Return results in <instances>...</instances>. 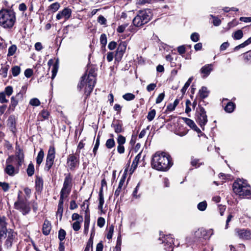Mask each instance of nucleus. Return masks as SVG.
<instances>
[{"label":"nucleus","mask_w":251,"mask_h":251,"mask_svg":"<svg viewBox=\"0 0 251 251\" xmlns=\"http://www.w3.org/2000/svg\"><path fill=\"white\" fill-rule=\"evenodd\" d=\"M152 168L159 171H166L172 166L171 157L166 152L157 151L152 157Z\"/></svg>","instance_id":"f257e3e1"},{"label":"nucleus","mask_w":251,"mask_h":251,"mask_svg":"<svg viewBox=\"0 0 251 251\" xmlns=\"http://www.w3.org/2000/svg\"><path fill=\"white\" fill-rule=\"evenodd\" d=\"M96 75L95 70L91 69L81 77L77 87L80 90L84 88V93L87 96L90 95L94 89L96 83Z\"/></svg>","instance_id":"f03ea898"},{"label":"nucleus","mask_w":251,"mask_h":251,"mask_svg":"<svg viewBox=\"0 0 251 251\" xmlns=\"http://www.w3.org/2000/svg\"><path fill=\"white\" fill-rule=\"evenodd\" d=\"M234 192L243 198L251 199V187L247 180L237 179L233 184Z\"/></svg>","instance_id":"7ed1b4c3"},{"label":"nucleus","mask_w":251,"mask_h":251,"mask_svg":"<svg viewBox=\"0 0 251 251\" xmlns=\"http://www.w3.org/2000/svg\"><path fill=\"white\" fill-rule=\"evenodd\" d=\"M16 20V13L13 10L2 9L0 10V25L3 27H12Z\"/></svg>","instance_id":"20e7f679"},{"label":"nucleus","mask_w":251,"mask_h":251,"mask_svg":"<svg viewBox=\"0 0 251 251\" xmlns=\"http://www.w3.org/2000/svg\"><path fill=\"white\" fill-rule=\"evenodd\" d=\"M151 15L149 10H140L133 20V25L140 27L148 23L151 19Z\"/></svg>","instance_id":"39448f33"},{"label":"nucleus","mask_w":251,"mask_h":251,"mask_svg":"<svg viewBox=\"0 0 251 251\" xmlns=\"http://www.w3.org/2000/svg\"><path fill=\"white\" fill-rule=\"evenodd\" d=\"M195 119L197 123L204 130V126L207 122V117L205 109L202 106L199 105L197 108Z\"/></svg>","instance_id":"423d86ee"},{"label":"nucleus","mask_w":251,"mask_h":251,"mask_svg":"<svg viewBox=\"0 0 251 251\" xmlns=\"http://www.w3.org/2000/svg\"><path fill=\"white\" fill-rule=\"evenodd\" d=\"M63 187L60 192V196L66 198L71 191L72 187V176L71 174H65Z\"/></svg>","instance_id":"0eeeda50"},{"label":"nucleus","mask_w":251,"mask_h":251,"mask_svg":"<svg viewBox=\"0 0 251 251\" xmlns=\"http://www.w3.org/2000/svg\"><path fill=\"white\" fill-rule=\"evenodd\" d=\"M20 167L15 162H8L7 159L4 171L6 174L9 176H13L19 173Z\"/></svg>","instance_id":"6e6552de"},{"label":"nucleus","mask_w":251,"mask_h":251,"mask_svg":"<svg viewBox=\"0 0 251 251\" xmlns=\"http://www.w3.org/2000/svg\"><path fill=\"white\" fill-rule=\"evenodd\" d=\"M212 234V231L211 230H206L203 228H201L195 232L194 237L196 240L202 241L203 239H209Z\"/></svg>","instance_id":"1a4fd4ad"},{"label":"nucleus","mask_w":251,"mask_h":251,"mask_svg":"<svg viewBox=\"0 0 251 251\" xmlns=\"http://www.w3.org/2000/svg\"><path fill=\"white\" fill-rule=\"evenodd\" d=\"M15 207L18 210H20L23 215L28 214L30 211L29 203L24 200L19 199L15 202Z\"/></svg>","instance_id":"9d476101"},{"label":"nucleus","mask_w":251,"mask_h":251,"mask_svg":"<svg viewBox=\"0 0 251 251\" xmlns=\"http://www.w3.org/2000/svg\"><path fill=\"white\" fill-rule=\"evenodd\" d=\"M24 154L23 151L21 149H18V151L16 152L15 155H11L7 158L8 162H15L19 166H21L24 161Z\"/></svg>","instance_id":"9b49d317"},{"label":"nucleus","mask_w":251,"mask_h":251,"mask_svg":"<svg viewBox=\"0 0 251 251\" xmlns=\"http://www.w3.org/2000/svg\"><path fill=\"white\" fill-rule=\"evenodd\" d=\"M79 163V155L71 154L67 157V164L71 170H74Z\"/></svg>","instance_id":"f8f14e48"},{"label":"nucleus","mask_w":251,"mask_h":251,"mask_svg":"<svg viewBox=\"0 0 251 251\" xmlns=\"http://www.w3.org/2000/svg\"><path fill=\"white\" fill-rule=\"evenodd\" d=\"M236 235L243 240L251 239V231L247 229L236 228L235 229Z\"/></svg>","instance_id":"ddd939ff"},{"label":"nucleus","mask_w":251,"mask_h":251,"mask_svg":"<svg viewBox=\"0 0 251 251\" xmlns=\"http://www.w3.org/2000/svg\"><path fill=\"white\" fill-rule=\"evenodd\" d=\"M127 43L126 41L121 42L118 45L115 53V59L120 60L122 58L126 49Z\"/></svg>","instance_id":"4468645a"},{"label":"nucleus","mask_w":251,"mask_h":251,"mask_svg":"<svg viewBox=\"0 0 251 251\" xmlns=\"http://www.w3.org/2000/svg\"><path fill=\"white\" fill-rule=\"evenodd\" d=\"M162 243L164 244V249L167 251H173L172 249L174 245V239L171 235H166L162 237Z\"/></svg>","instance_id":"2eb2a0df"},{"label":"nucleus","mask_w":251,"mask_h":251,"mask_svg":"<svg viewBox=\"0 0 251 251\" xmlns=\"http://www.w3.org/2000/svg\"><path fill=\"white\" fill-rule=\"evenodd\" d=\"M16 236V233L12 229H9L6 231V235H5L4 238L7 236L5 245L7 247H10L12 246Z\"/></svg>","instance_id":"dca6fc26"},{"label":"nucleus","mask_w":251,"mask_h":251,"mask_svg":"<svg viewBox=\"0 0 251 251\" xmlns=\"http://www.w3.org/2000/svg\"><path fill=\"white\" fill-rule=\"evenodd\" d=\"M7 223L6 222V218L4 216L0 217V238L4 237L6 235Z\"/></svg>","instance_id":"f3484780"},{"label":"nucleus","mask_w":251,"mask_h":251,"mask_svg":"<svg viewBox=\"0 0 251 251\" xmlns=\"http://www.w3.org/2000/svg\"><path fill=\"white\" fill-rule=\"evenodd\" d=\"M72 14L71 10L69 8H65L62 11L59 12L56 15V19L58 20L64 18L66 20L69 19Z\"/></svg>","instance_id":"a211bd4d"},{"label":"nucleus","mask_w":251,"mask_h":251,"mask_svg":"<svg viewBox=\"0 0 251 251\" xmlns=\"http://www.w3.org/2000/svg\"><path fill=\"white\" fill-rule=\"evenodd\" d=\"M53 65V68L52 69V76L51 78L53 79L56 75L58 68H59V59H56L55 62L53 64V60L50 59L48 62V65L50 67Z\"/></svg>","instance_id":"6ab92c4d"},{"label":"nucleus","mask_w":251,"mask_h":251,"mask_svg":"<svg viewBox=\"0 0 251 251\" xmlns=\"http://www.w3.org/2000/svg\"><path fill=\"white\" fill-rule=\"evenodd\" d=\"M213 70L212 64H206L201 68L200 72L203 74V77H206Z\"/></svg>","instance_id":"aec40b11"},{"label":"nucleus","mask_w":251,"mask_h":251,"mask_svg":"<svg viewBox=\"0 0 251 251\" xmlns=\"http://www.w3.org/2000/svg\"><path fill=\"white\" fill-rule=\"evenodd\" d=\"M65 197H63V196L60 197V199L59 201V203L58 205V208L57 211L56 212V215L57 216L60 217V219H61L62 216V213L63 212V202H64V199H65Z\"/></svg>","instance_id":"412c9836"},{"label":"nucleus","mask_w":251,"mask_h":251,"mask_svg":"<svg viewBox=\"0 0 251 251\" xmlns=\"http://www.w3.org/2000/svg\"><path fill=\"white\" fill-rule=\"evenodd\" d=\"M51 228L50 223L47 220H45L43 225V233L45 235H48L50 234Z\"/></svg>","instance_id":"4be33fe9"},{"label":"nucleus","mask_w":251,"mask_h":251,"mask_svg":"<svg viewBox=\"0 0 251 251\" xmlns=\"http://www.w3.org/2000/svg\"><path fill=\"white\" fill-rule=\"evenodd\" d=\"M35 189L38 192H41L43 188V180L40 176H36L35 179Z\"/></svg>","instance_id":"5701e85b"},{"label":"nucleus","mask_w":251,"mask_h":251,"mask_svg":"<svg viewBox=\"0 0 251 251\" xmlns=\"http://www.w3.org/2000/svg\"><path fill=\"white\" fill-rule=\"evenodd\" d=\"M22 97L23 94L20 92L18 93L15 97L13 96L11 99L10 106L15 108L18 104L19 100L21 99Z\"/></svg>","instance_id":"b1692460"},{"label":"nucleus","mask_w":251,"mask_h":251,"mask_svg":"<svg viewBox=\"0 0 251 251\" xmlns=\"http://www.w3.org/2000/svg\"><path fill=\"white\" fill-rule=\"evenodd\" d=\"M7 125L9 126L10 129L12 132H14L16 129V120L14 116H10L7 120Z\"/></svg>","instance_id":"393cba45"},{"label":"nucleus","mask_w":251,"mask_h":251,"mask_svg":"<svg viewBox=\"0 0 251 251\" xmlns=\"http://www.w3.org/2000/svg\"><path fill=\"white\" fill-rule=\"evenodd\" d=\"M125 178H126L125 176H123L121 177V178L120 180L119 183L118 187L115 192V194H114L115 197H118L120 195V193L121 192L122 187L123 186V185L125 181Z\"/></svg>","instance_id":"a878e982"},{"label":"nucleus","mask_w":251,"mask_h":251,"mask_svg":"<svg viewBox=\"0 0 251 251\" xmlns=\"http://www.w3.org/2000/svg\"><path fill=\"white\" fill-rule=\"evenodd\" d=\"M111 126L112 127H113L114 131L116 133L118 134L123 131L122 124L120 122H117L116 123H113L111 125Z\"/></svg>","instance_id":"bb28decb"},{"label":"nucleus","mask_w":251,"mask_h":251,"mask_svg":"<svg viewBox=\"0 0 251 251\" xmlns=\"http://www.w3.org/2000/svg\"><path fill=\"white\" fill-rule=\"evenodd\" d=\"M49 113L45 110H43L38 115V119L39 121H43L49 118Z\"/></svg>","instance_id":"cd10ccee"},{"label":"nucleus","mask_w":251,"mask_h":251,"mask_svg":"<svg viewBox=\"0 0 251 251\" xmlns=\"http://www.w3.org/2000/svg\"><path fill=\"white\" fill-rule=\"evenodd\" d=\"M199 94L201 98L203 99L208 97L209 95V91L206 87L203 86L199 90Z\"/></svg>","instance_id":"c85d7f7f"},{"label":"nucleus","mask_w":251,"mask_h":251,"mask_svg":"<svg viewBox=\"0 0 251 251\" xmlns=\"http://www.w3.org/2000/svg\"><path fill=\"white\" fill-rule=\"evenodd\" d=\"M235 107L234 103L229 101L228 102L225 107V110L228 113H231L233 111Z\"/></svg>","instance_id":"c756f323"},{"label":"nucleus","mask_w":251,"mask_h":251,"mask_svg":"<svg viewBox=\"0 0 251 251\" xmlns=\"http://www.w3.org/2000/svg\"><path fill=\"white\" fill-rule=\"evenodd\" d=\"M99 204L98 206V208L102 211L103 205L104 202V197L102 194V189L101 188L100 191L99 192Z\"/></svg>","instance_id":"7c9ffc66"},{"label":"nucleus","mask_w":251,"mask_h":251,"mask_svg":"<svg viewBox=\"0 0 251 251\" xmlns=\"http://www.w3.org/2000/svg\"><path fill=\"white\" fill-rule=\"evenodd\" d=\"M243 36V33L242 30L239 29L233 32L232 35V38L234 40H240Z\"/></svg>","instance_id":"2f4dec72"},{"label":"nucleus","mask_w":251,"mask_h":251,"mask_svg":"<svg viewBox=\"0 0 251 251\" xmlns=\"http://www.w3.org/2000/svg\"><path fill=\"white\" fill-rule=\"evenodd\" d=\"M115 146V142L113 138H110L107 140L105 143V147L108 149H111Z\"/></svg>","instance_id":"473e14b6"},{"label":"nucleus","mask_w":251,"mask_h":251,"mask_svg":"<svg viewBox=\"0 0 251 251\" xmlns=\"http://www.w3.org/2000/svg\"><path fill=\"white\" fill-rule=\"evenodd\" d=\"M92 233H91V236L89 240L87 243L86 246L84 249V251H90L92 250L93 247V236Z\"/></svg>","instance_id":"72a5a7b5"},{"label":"nucleus","mask_w":251,"mask_h":251,"mask_svg":"<svg viewBox=\"0 0 251 251\" xmlns=\"http://www.w3.org/2000/svg\"><path fill=\"white\" fill-rule=\"evenodd\" d=\"M44 156V153L42 150H40L38 152L37 158L36 162L38 165H40L42 163Z\"/></svg>","instance_id":"f704fd0d"},{"label":"nucleus","mask_w":251,"mask_h":251,"mask_svg":"<svg viewBox=\"0 0 251 251\" xmlns=\"http://www.w3.org/2000/svg\"><path fill=\"white\" fill-rule=\"evenodd\" d=\"M122 97L126 101H130L135 98V96L132 93H127L123 95Z\"/></svg>","instance_id":"c9c22d12"},{"label":"nucleus","mask_w":251,"mask_h":251,"mask_svg":"<svg viewBox=\"0 0 251 251\" xmlns=\"http://www.w3.org/2000/svg\"><path fill=\"white\" fill-rule=\"evenodd\" d=\"M17 50V48L15 45H12V46H11L8 48L7 56H11L13 55L15 53Z\"/></svg>","instance_id":"e433bc0d"},{"label":"nucleus","mask_w":251,"mask_h":251,"mask_svg":"<svg viewBox=\"0 0 251 251\" xmlns=\"http://www.w3.org/2000/svg\"><path fill=\"white\" fill-rule=\"evenodd\" d=\"M11 72L14 76H17L21 72V68L18 66H15L11 68Z\"/></svg>","instance_id":"4c0bfd02"},{"label":"nucleus","mask_w":251,"mask_h":251,"mask_svg":"<svg viewBox=\"0 0 251 251\" xmlns=\"http://www.w3.org/2000/svg\"><path fill=\"white\" fill-rule=\"evenodd\" d=\"M26 172L29 176H33L34 173V167L33 164L30 163L27 168Z\"/></svg>","instance_id":"58836bf2"},{"label":"nucleus","mask_w":251,"mask_h":251,"mask_svg":"<svg viewBox=\"0 0 251 251\" xmlns=\"http://www.w3.org/2000/svg\"><path fill=\"white\" fill-rule=\"evenodd\" d=\"M183 119L185 123L191 128L196 127V125L193 120L187 118H183Z\"/></svg>","instance_id":"ea45409f"},{"label":"nucleus","mask_w":251,"mask_h":251,"mask_svg":"<svg viewBox=\"0 0 251 251\" xmlns=\"http://www.w3.org/2000/svg\"><path fill=\"white\" fill-rule=\"evenodd\" d=\"M141 158V153H139L135 157L134 160L133 161L132 164V167H133L134 169H135L139 162V160Z\"/></svg>","instance_id":"a19ab883"},{"label":"nucleus","mask_w":251,"mask_h":251,"mask_svg":"<svg viewBox=\"0 0 251 251\" xmlns=\"http://www.w3.org/2000/svg\"><path fill=\"white\" fill-rule=\"evenodd\" d=\"M60 7V4L58 2H54L51 4L49 6L50 10H51L52 12H55L58 10Z\"/></svg>","instance_id":"79ce46f5"},{"label":"nucleus","mask_w":251,"mask_h":251,"mask_svg":"<svg viewBox=\"0 0 251 251\" xmlns=\"http://www.w3.org/2000/svg\"><path fill=\"white\" fill-rule=\"evenodd\" d=\"M193 78L190 77L187 81L185 83L184 86L182 87V88L181 90V91L182 94H184L187 90V89L188 88V87L190 86L192 81Z\"/></svg>","instance_id":"37998d69"},{"label":"nucleus","mask_w":251,"mask_h":251,"mask_svg":"<svg viewBox=\"0 0 251 251\" xmlns=\"http://www.w3.org/2000/svg\"><path fill=\"white\" fill-rule=\"evenodd\" d=\"M198 209L201 211H204L207 207V203L206 201H203L198 203L197 205Z\"/></svg>","instance_id":"c03bdc74"},{"label":"nucleus","mask_w":251,"mask_h":251,"mask_svg":"<svg viewBox=\"0 0 251 251\" xmlns=\"http://www.w3.org/2000/svg\"><path fill=\"white\" fill-rule=\"evenodd\" d=\"M40 104V101L37 98H32L29 101V104L33 106H38Z\"/></svg>","instance_id":"a18cd8bd"},{"label":"nucleus","mask_w":251,"mask_h":251,"mask_svg":"<svg viewBox=\"0 0 251 251\" xmlns=\"http://www.w3.org/2000/svg\"><path fill=\"white\" fill-rule=\"evenodd\" d=\"M156 115V111L155 109H151L150 111L147 115V119L149 121H151Z\"/></svg>","instance_id":"49530a36"},{"label":"nucleus","mask_w":251,"mask_h":251,"mask_svg":"<svg viewBox=\"0 0 251 251\" xmlns=\"http://www.w3.org/2000/svg\"><path fill=\"white\" fill-rule=\"evenodd\" d=\"M8 68V66H7L4 67H1L0 70V75H1L4 78L7 77Z\"/></svg>","instance_id":"de8ad7c7"},{"label":"nucleus","mask_w":251,"mask_h":251,"mask_svg":"<svg viewBox=\"0 0 251 251\" xmlns=\"http://www.w3.org/2000/svg\"><path fill=\"white\" fill-rule=\"evenodd\" d=\"M53 163L54 161L50 160V159H46L45 170L47 171H49L51 168V167L52 166Z\"/></svg>","instance_id":"09e8293b"},{"label":"nucleus","mask_w":251,"mask_h":251,"mask_svg":"<svg viewBox=\"0 0 251 251\" xmlns=\"http://www.w3.org/2000/svg\"><path fill=\"white\" fill-rule=\"evenodd\" d=\"M66 231L62 229H60L58 232V239L60 241H62L65 238Z\"/></svg>","instance_id":"8fccbe9b"},{"label":"nucleus","mask_w":251,"mask_h":251,"mask_svg":"<svg viewBox=\"0 0 251 251\" xmlns=\"http://www.w3.org/2000/svg\"><path fill=\"white\" fill-rule=\"evenodd\" d=\"M126 138L122 135H119L117 139V143L118 145H124L126 143Z\"/></svg>","instance_id":"3c124183"},{"label":"nucleus","mask_w":251,"mask_h":251,"mask_svg":"<svg viewBox=\"0 0 251 251\" xmlns=\"http://www.w3.org/2000/svg\"><path fill=\"white\" fill-rule=\"evenodd\" d=\"M0 187H1L4 192H6L9 189L10 186L8 183L0 181Z\"/></svg>","instance_id":"603ef678"},{"label":"nucleus","mask_w":251,"mask_h":251,"mask_svg":"<svg viewBox=\"0 0 251 251\" xmlns=\"http://www.w3.org/2000/svg\"><path fill=\"white\" fill-rule=\"evenodd\" d=\"M114 226L113 225H111L109 227L108 231L106 235V237L108 239H111L112 237L113 233L114 232Z\"/></svg>","instance_id":"864d4df0"},{"label":"nucleus","mask_w":251,"mask_h":251,"mask_svg":"<svg viewBox=\"0 0 251 251\" xmlns=\"http://www.w3.org/2000/svg\"><path fill=\"white\" fill-rule=\"evenodd\" d=\"M100 42L103 47L105 46L107 44V37L105 34H102L101 35Z\"/></svg>","instance_id":"5fc2aeb1"},{"label":"nucleus","mask_w":251,"mask_h":251,"mask_svg":"<svg viewBox=\"0 0 251 251\" xmlns=\"http://www.w3.org/2000/svg\"><path fill=\"white\" fill-rule=\"evenodd\" d=\"M190 38L192 41L196 42L200 40V35L198 33L194 32L191 34Z\"/></svg>","instance_id":"6e6d98bb"},{"label":"nucleus","mask_w":251,"mask_h":251,"mask_svg":"<svg viewBox=\"0 0 251 251\" xmlns=\"http://www.w3.org/2000/svg\"><path fill=\"white\" fill-rule=\"evenodd\" d=\"M80 223H81L80 222L77 221L73 224V225H72L73 228L75 231H77L80 229Z\"/></svg>","instance_id":"4d7b16f0"},{"label":"nucleus","mask_w":251,"mask_h":251,"mask_svg":"<svg viewBox=\"0 0 251 251\" xmlns=\"http://www.w3.org/2000/svg\"><path fill=\"white\" fill-rule=\"evenodd\" d=\"M98 22L101 25H105L106 24V19L102 15H100L97 20Z\"/></svg>","instance_id":"13d9d810"},{"label":"nucleus","mask_w":251,"mask_h":251,"mask_svg":"<svg viewBox=\"0 0 251 251\" xmlns=\"http://www.w3.org/2000/svg\"><path fill=\"white\" fill-rule=\"evenodd\" d=\"M128 25V24H124L119 26L117 28V31L119 33H123L125 31V29L127 27Z\"/></svg>","instance_id":"bf43d9fd"},{"label":"nucleus","mask_w":251,"mask_h":251,"mask_svg":"<svg viewBox=\"0 0 251 251\" xmlns=\"http://www.w3.org/2000/svg\"><path fill=\"white\" fill-rule=\"evenodd\" d=\"M99 145H100V137H99V136H98L96 139L95 145L94 146V147L93 150V151L95 155H96V152L98 149Z\"/></svg>","instance_id":"052dcab7"},{"label":"nucleus","mask_w":251,"mask_h":251,"mask_svg":"<svg viewBox=\"0 0 251 251\" xmlns=\"http://www.w3.org/2000/svg\"><path fill=\"white\" fill-rule=\"evenodd\" d=\"M72 218L73 221L76 220V221H77L80 220L79 222H81L82 221V216H80L77 213H74L72 216Z\"/></svg>","instance_id":"680f3d73"},{"label":"nucleus","mask_w":251,"mask_h":251,"mask_svg":"<svg viewBox=\"0 0 251 251\" xmlns=\"http://www.w3.org/2000/svg\"><path fill=\"white\" fill-rule=\"evenodd\" d=\"M105 222V219L103 218L100 217L98 219L97 225L99 227H102L104 226Z\"/></svg>","instance_id":"e2e57ef3"},{"label":"nucleus","mask_w":251,"mask_h":251,"mask_svg":"<svg viewBox=\"0 0 251 251\" xmlns=\"http://www.w3.org/2000/svg\"><path fill=\"white\" fill-rule=\"evenodd\" d=\"M12 92L13 88L10 86H8L5 88L4 93L7 96H10L12 94Z\"/></svg>","instance_id":"0e129e2a"},{"label":"nucleus","mask_w":251,"mask_h":251,"mask_svg":"<svg viewBox=\"0 0 251 251\" xmlns=\"http://www.w3.org/2000/svg\"><path fill=\"white\" fill-rule=\"evenodd\" d=\"M165 97L164 93L160 94L156 99V103H160L162 102Z\"/></svg>","instance_id":"69168bd1"},{"label":"nucleus","mask_w":251,"mask_h":251,"mask_svg":"<svg viewBox=\"0 0 251 251\" xmlns=\"http://www.w3.org/2000/svg\"><path fill=\"white\" fill-rule=\"evenodd\" d=\"M55 148L53 146H50L49 147L47 155H55Z\"/></svg>","instance_id":"338daca9"},{"label":"nucleus","mask_w":251,"mask_h":251,"mask_svg":"<svg viewBox=\"0 0 251 251\" xmlns=\"http://www.w3.org/2000/svg\"><path fill=\"white\" fill-rule=\"evenodd\" d=\"M244 59L246 62H251V51L247 52L244 55Z\"/></svg>","instance_id":"774afa93"}]
</instances>
